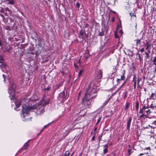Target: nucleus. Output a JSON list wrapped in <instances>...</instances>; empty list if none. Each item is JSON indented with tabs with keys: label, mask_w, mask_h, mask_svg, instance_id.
<instances>
[{
	"label": "nucleus",
	"mask_w": 156,
	"mask_h": 156,
	"mask_svg": "<svg viewBox=\"0 0 156 156\" xmlns=\"http://www.w3.org/2000/svg\"><path fill=\"white\" fill-rule=\"evenodd\" d=\"M73 153H72V154H71V155H70V156H72L73 154Z\"/></svg>",
	"instance_id": "55"
},
{
	"label": "nucleus",
	"mask_w": 156,
	"mask_h": 156,
	"mask_svg": "<svg viewBox=\"0 0 156 156\" xmlns=\"http://www.w3.org/2000/svg\"><path fill=\"white\" fill-rule=\"evenodd\" d=\"M3 66L4 67V68H5V67L6 66L4 64H2V65H0V66H1V68H2V66Z\"/></svg>",
	"instance_id": "39"
},
{
	"label": "nucleus",
	"mask_w": 156,
	"mask_h": 156,
	"mask_svg": "<svg viewBox=\"0 0 156 156\" xmlns=\"http://www.w3.org/2000/svg\"><path fill=\"white\" fill-rule=\"evenodd\" d=\"M44 106H43L39 103L38 106L36 108L37 111L36 113L37 115H41L44 112Z\"/></svg>",
	"instance_id": "3"
},
{
	"label": "nucleus",
	"mask_w": 156,
	"mask_h": 156,
	"mask_svg": "<svg viewBox=\"0 0 156 156\" xmlns=\"http://www.w3.org/2000/svg\"><path fill=\"white\" fill-rule=\"evenodd\" d=\"M151 112L150 109H147V110L146 113L147 115L150 114Z\"/></svg>",
	"instance_id": "29"
},
{
	"label": "nucleus",
	"mask_w": 156,
	"mask_h": 156,
	"mask_svg": "<svg viewBox=\"0 0 156 156\" xmlns=\"http://www.w3.org/2000/svg\"><path fill=\"white\" fill-rule=\"evenodd\" d=\"M0 59H1V60H3V58H1Z\"/></svg>",
	"instance_id": "61"
},
{
	"label": "nucleus",
	"mask_w": 156,
	"mask_h": 156,
	"mask_svg": "<svg viewBox=\"0 0 156 156\" xmlns=\"http://www.w3.org/2000/svg\"><path fill=\"white\" fill-rule=\"evenodd\" d=\"M132 120V118L131 117H130L129 118L127 121V129L128 131H129L130 130V124Z\"/></svg>",
	"instance_id": "8"
},
{
	"label": "nucleus",
	"mask_w": 156,
	"mask_h": 156,
	"mask_svg": "<svg viewBox=\"0 0 156 156\" xmlns=\"http://www.w3.org/2000/svg\"><path fill=\"white\" fill-rule=\"evenodd\" d=\"M148 126V127H151V126H150V125H149Z\"/></svg>",
	"instance_id": "60"
},
{
	"label": "nucleus",
	"mask_w": 156,
	"mask_h": 156,
	"mask_svg": "<svg viewBox=\"0 0 156 156\" xmlns=\"http://www.w3.org/2000/svg\"><path fill=\"white\" fill-rule=\"evenodd\" d=\"M60 87V86L59 85H57V89H58L59 87Z\"/></svg>",
	"instance_id": "50"
},
{
	"label": "nucleus",
	"mask_w": 156,
	"mask_h": 156,
	"mask_svg": "<svg viewBox=\"0 0 156 156\" xmlns=\"http://www.w3.org/2000/svg\"><path fill=\"white\" fill-rule=\"evenodd\" d=\"M74 66H75L76 68L77 67V66L75 64H74Z\"/></svg>",
	"instance_id": "52"
},
{
	"label": "nucleus",
	"mask_w": 156,
	"mask_h": 156,
	"mask_svg": "<svg viewBox=\"0 0 156 156\" xmlns=\"http://www.w3.org/2000/svg\"><path fill=\"white\" fill-rule=\"evenodd\" d=\"M131 150H129V149L128 150V151L129 153V154L130 155L131 154Z\"/></svg>",
	"instance_id": "37"
},
{
	"label": "nucleus",
	"mask_w": 156,
	"mask_h": 156,
	"mask_svg": "<svg viewBox=\"0 0 156 156\" xmlns=\"http://www.w3.org/2000/svg\"><path fill=\"white\" fill-rule=\"evenodd\" d=\"M129 103H127L126 104V106L125 108V110H127L128 109V107L129 106Z\"/></svg>",
	"instance_id": "19"
},
{
	"label": "nucleus",
	"mask_w": 156,
	"mask_h": 156,
	"mask_svg": "<svg viewBox=\"0 0 156 156\" xmlns=\"http://www.w3.org/2000/svg\"><path fill=\"white\" fill-rule=\"evenodd\" d=\"M79 37L80 38H81L82 39H83L84 38H85V33L84 31H83L82 30H81L79 32Z\"/></svg>",
	"instance_id": "7"
},
{
	"label": "nucleus",
	"mask_w": 156,
	"mask_h": 156,
	"mask_svg": "<svg viewBox=\"0 0 156 156\" xmlns=\"http://www.w3.org/2000/svg\"><path fill=\"white\" fill-rule=\"evenodd\" d=\"M146 108H145V109L144 110V111L146 112L147 110L148 109V108L147 106H146Z\"/></svg>",
	"instance_id": "41"
},
{
	"label": "nucleus",
	"mask_w": 156,
	"mask_h": 156,
	"mask_svg": "<svg viewBox=\"0 0 156 156\" xmlns=\"http://www.w3.org/2000/svg\"><path fill=\"white\" fill-rule=\"evenodd\" d=\"M144 48H142L140 50V51L141 52H144Z\"/></svg>",
	"instance_id": "35"
},
{
	"label": "nucleus",
	"mask_w": 156,
	"mask_h": 156,
	"mask_svg": "<svg viewBox=\"0 0 156 156\" xmlns=\"http://www.w3.org/2000/svg\"><path fill=\"white\" fill-rule=\"evenodd\" d=\"M142 80V78H140L139 77H138V79L137 80V85L138 86H139V82L141 80Z\"/></svg>",
	"instance_id": "20"
},
{
	"label": "nucleus",
	"mask_w": 156,
	"mask_h": 156,
	"mask_svg": "<svg viewBox=\"0 0 156 156\" xmlns=\"http://www.w3.org/2000/svg\"><path fill=\"white\" fill-rule=\"evenodd\" d=\"M136 55H138V56L139 58L138 59H139L140 61H141L142 59V58L140 56V54L138 52L136 54Z\"/></svg>",
	"instance_id": "25"
},
{
	"label": "nucleus",
	"mask_w": 156,
	"mask_h": 156,
	"mask_svg": "<svg viewBox=\"0 0 156 156\" xmlns=\"http://www.w3.org/2000/svg\"><path fill=\"white\" fill-rule=\"evenodd\" d=\"M136 77L135 75H134L133 76V80H132V82H134V88L135 89L136 88Z\"/></svg>",
	"instance_id": "10"
},
{
	"label": "nucleus",
	"mask_w": 156,
	"mask_h": 156,
	"mask_svg": "<svg viewBox=\"0 0 156 156\" xmlns=\"http://www.w3.org/2000/svg\"><path fill=\"white\" fill-rule=\"evenodd\" d=\"M83 71L82 70H80L79 71V72L78 73V75L79 76H80L83 72Z\"/></svg>",
	"instance_id": "31"
},
{
	"label": "nucleus",
	"mask_w": 156,
	"mask_h": 156,
	"mask_svg": "<svg viewBox=\"0 0 156 156\" xmlns=\"http://www.w3.org/2000/svg\"><path fill=\"white\" fill-rule=\"evenodd\" d=\"M156 94H155L154 93H152L150 96L149 98L150 99H155L156 98Z\"/></svg>",
	"instance_id": "13"
},
{
	"label": "nucleus",
	"mask_w": 156,
	"mask_h": 156,
	"mask_svg": "<svg viewBox=\"0 0 156 156\" xmlns=\"http://www.w3.org/2000/svg\"><path fill=\"white\" fill-rule=\"evenodd\" d=\"M108 147V145L107 144L105 145L104 146L103 148L104 149L103 150V153L104 154H105L108 151V150L107 149Z\"/></svg>",
	"instance_id": "11"
},
{
	"label": "nucleus",
	"mask_w": 156,
	"mask_h": 156,
	"mask_svg": "<svg viewBox=\"0 0 156 156\" xmlns=\"http://www.w3.org/2000/svg\"><path fill=\"white\" fill-rule=\"evenodd\" d=\"M96 128H95L94 129V131H95L96 130Z\"/></svg>",
	"instance_id": "62"
},
{
	"label": "nucleus",
	"mask_w": 156,
	"mask_h": 156,
	"mask_svg": "<svg viewBox=\"0 0 156 156\" xmlns=\"http://www.w3.org/2000/svg\"><path fill=\"white\" fill-rule=\"evenodd\" d=\"M15 84L14 83H12L9 86L8 90V92L9 94L12 96L14 95L15 94Z\"/></svg>",
	"instance_id": "4"
},
{
	"label": "nucleus",
	"mask_w": 156,
	"mask_h": 156,
	"mask_svg": "<svg viewBox=\"0 0 156 156\" xmlns=\"http://www.w3.org/2000/svg\"><path fill=\"white\" fill-rule=\"evenodd\" d=\"M29 146V144L28 143V142H26L25 144L24 145L23 147V149H27L28 146Z\"/></svg>",
	"instance_id": "14"
},
{
	"label": "nucleus",
	"mask_w": 156,
	"mask_h": 156,
	"mask_svg": "<svg viewBox=\"0 0 156 156\" xmlns=\"http://www.w3.org/2000/svg\"><path fill=\"white\" fill-rule=\"evenodd\" d=\"M21 13L22 15H23V12H21Z\"/></svg>",
	"instance_id": "57"
},
{
	"label": "nucleus",
	"mask_w": 156,
	"mask_h": 156,
	"mask_svg": "<svg viewBox=\"0 0 156 156\" xmlns=\"http://www.w3.org/2000/svg\"><path fill=\"white\" fill-rule=\"evenodd\" d=\"M59 97L60 98H62V100L66 98V96L65 95L64 91H63L62 93L59 94Z\"/></svg>",
	"instance_id": "9"
},
{
	"label": "nucleus",
	"mask_w": 156,
	"mask_h": 156,
	"mask_svg": "<svg viewBox=\"0 0 156 156\" xmlns=\"http://www.w3.org/2000/svg\"><path fill=\"white\" fill-rule=\"evenodd\" d=\"M0 15L3 19L4 18V16L3 14H0Z\"/></svg>",
	"instance_id": "48"
},
{
	"label": "nucleus",
	"mask_w": 156,
	"mask_h": 156,
	"mask_svg": "<svg viewBox=\"0 0 156 156\" xmlns=\"http://www.w3.org/2000/svg\"><path fill=\"white\" fill-rule=\"evenodd\" d=\"M101 140V139L100 138V139H99V142H100V141Z\"/></svg>",
	"instance_id": "59"
},
{
	"label": "nucleus",
	"mask_w": 156,
	"mask_h": 156,
	"mask_svg": "<svg viewBox=\"0 0 156 156\" xmlns=\"http://www.w3.org/2000/svg\"><path fill=\"white\" fill-rule=\"evenodd\" d=\"M145 154V153H141L139 155V156H141Z\"/></svg>",
	"instance_id": "47"
},
{
	"label": "nucleus",
	"mask_w": 156,
	"mask_h": 156,
	"mask_svg": "<svg viewBox=\"0 0 156 156\" xmlns=\"http://www.w3.org/2000/svg\"><path fill=\"white\" fill-rule=\"evenodd\" d=\"M140 40H141V39H140V40H139V39H136V40H135V41H136V45H138V44L139 43H140Z\"/></svg>",
	"instance_id": "22"
},
{
	"label": "nucleus",
	"mask_w": 156,
	"mask_h": 156,
	"mask_svg": "<svg viewBox=\"0 0 156 156\" xmlns=\"http://www.w3.org/2000/svg\"><path fill=\"white\" fill-rule=\"evenodd\" d=\"M145 108H146V106H144L141 108V109H140L139 111L140 113H142L143 112H144V110L145 109Z\"/></svg>",
	"instance_id": "15"
},
{
	"label": "nucleus",
	"mask_w": 156,
	"mask_h": 156,
	"mask_svg": "<svg viewBox=\"0 0 156 156\" xmlns=\"http://www.w3.org/2000/svg\"><path fill=\"white\" fill-rule=\"evenodd\" d=\"M44 126V127L42 129V130H41V132L43 130V129L45 128V127L46 126Z\"/></svg>",
	"instance_id": "53"
},
{
	"label": "nucleus",
	"mask_w": 156,
	"mask_h": 156,
	"mask_svg": "<svg viewBox=\"0 0 156 156\" xmlns=\"http://www.w3.org/2000/svg\"><path fill=\"white\" fill-rule=\"evenodd\" d=\"M122 74L121 75L120 80H124L125 78V77L124 76V74L125 73V72L124 70L122 71Z\"/></svg>",
	"instance_id": "12"
},
{
	"label": "nucleus",
	"mask_w": 156,
	"mask_h": 156,
	"mask_svg": "<svg viewBox=\"0 0 156 156\" xmlns=\"http://www.w3.org/2000/svg\"><path fill=\"white\" fill-rule=\"evenodd\" d=\"M128 146H129V147H130V145H129Z\"/></svg>",
	"instance_id": "58"
},
{
	"label": "nucleus",
	"mask_w": 156,
	"mask_h": 156,
	"mask_svg": "<svg viewBox=\"0 0 156 156\" xmlns=\"http://www.w3.org/2000/svg\"><path fill=\"white\" fill-rule=\"evenodd\" d=\"M114 36L116 38H118L119 37V36L116 33H115Z\"/></svg>",
	"instance_id": "32"
},
{
	"label": "nucleus",
	"mask_w": 156,
	"mask_h": 156,
	"mask_svg": "<svg viewBox=\"0 0 156 156\" xmlns=\"http://www.w3.org/2000/svg\"><path fill=\"white\" fill-rule=\"evenodd\" d=\"M135 107L136 110H138L139 107V103L138 101L136 102Z\"/></svg>",
	"instance_id": "18"
},
{
	"label": "nucleus",
	"mask_w": 156,
	"mask_h": 156,
	"mask_svg": "<svg viewBox=\"0 0 156 156\" xmlns=\"http://www.w3.org/2000/svg\"><path fill=\"white\" fill-rule=\"evenodd\" d=\"M50 89V87L49 86L48 87L46 88L44 87V90L45 91L47 90V91H49Z\"/></svg>",
	"instance_id": "26"
},
{
	"label": "nucleus",
	"mask_w": 156,
	"mask_h": 156,
	"mask_svg": "<svg viewBox=\"0 0 156 156\" xmlns=\"http://www.w3.org/2000/svg\"><path fill=\"white\" fill-rule=\"evenodd\" d=\"M110 11L113 12L114 13H116V12L115 11H112V10L111 9L110 10Z\"/></svg>",
	"instance_id": "49"
},
{
	"label": "nucleus",
	"mask_w": 156,
	"mask_h": 156,
	"mask_svg": "<svg viewBox=\"0 0 156 156\" xmlns=\"http://www.w3.org/2000/svg\"><path fill=\"white\" fill-rule=\"evenodd\" d=\"M151 108L152 109H156V106H152L151 107Z\"/></svg>",
	"instance_id": "36"
},
{
	"label": "nucleus",
	"mask_w": 156,
	"mask_h": 156,
	"mask_svg": "<svg viewBox=\"0 0 156 156\" xmlns=\"http://www.w3.org/2000/svg\"><path fill=\"white\" fill-rule=\"evenodd\" d=\"M80 60H79L78 61V62H80Z\"/></svg>",
	"instance_id": "64"
},
{
	"label": "nucleus",
	"mask_w": 156,
	"mask_h": 156,
	"mask_svg": "<svg viewBox=\"0 0 156 156\" xmlns=\"http://www.w3.org/2000/svg\"><path fill=\"white\" fill-rule=\"evenodd\" d=\"M104 32L103 31H102L101 32L99 33L98 35L99 36H103L104 35Z\"/></svg>",
	"instance_id": "27"
},
{
	"label": "nucleus",
	"mask_w": 156,
	"mask_h": 156,
	"mask_svg": "<svg viewBox=\"0 0 156 156\" xmlns=\"http://www.w3.org/2000/svg\"><path fill=\"white\" fill-rule=\"evenodd\" d=\"M144 117H145L146 118L147 117V116L145 115L144 114H142V115H141L140 116L139 118H142Z\"/></svg>",
	"instance_id": "28"
},
{
	"label": "nucleus",
	"mask_w": 156,
	"mask_h": 156,
	"mask_svg": "<svg viewBox=\"0 0 156 156\" xmlns=\"http://www.w3.org/2000/svg\"><path fill=\"white\" fill-rule=\"evenodd\" d=\"M95 138V136H94L93 137H92L91 140H94V139Z\"/></svg>",
	"instance_id": "44"
},
{
	"label": "nucleus",
	"mask_w": 156,
	"mask_h": 156,
	"mask_svg": "<svg viewBox=\"0 0 156 156\" xmlns=\"http://www.w3.org/2000/svg\"><path fill=\"white\" fill-rule=\"evenodd\" d=\"M120 80V79H117V81L118 82V83H119V81H121V80Z\"/></svg>",
	"instance_id": "42"
},
{
	"label": "nucleus",
	"mask_w": 156,
	"mask_h": 156,
	"mask_svg": "<svg viewBox=\"0 0 156 156\" xmlns=\"http://www.w3.org/2000/svg\"><path fill=\"white\" fill-rule=\"evenodd\" d=\"M91 94L87 92L85 93L84 98L82 99V104L83 105L85 108H90L91 106L92 100L95 98L97 94L91 96Z\"/></svg>",
	"instance_id": "1"
},
{
	"label": "nucleus",
	"mask_w": 156,
	"mask_h": 156,
	"mask_svg": "<svg viewBox=\"0 0 156 156\" xmlns=\"http://www.w3.org/2000/svg\"><path fill=\"white\" fill-rule=\"evenodd\" d=\"M93 93H91V94H92V95L91 96H92V94H95V93H97V91L96 90H94V91H93Z\"/></svg>",
	"instance_id": "40"
},
{
	"label": "nucleus",
	"mask_w": 156,
	"mask_h": 156,
	"mask_svg": "<svg viewBox=\"0 0 156 156\" xmlns=\"http://www.w3.org/2000/svg\"><path fill=\"white\" fill-rule=\"evenodd\" d=\"M143 128L144 129H147V128H149V127H143Z\"/></svg>",
	"instance_id": "51"
},
{
	"label": "nucleus",
	"mask_w": 156,
	"mask_h": 156,
	"mask_svg": "<svg viewBox=\"0 0 156 156\" xmlns=\"http://www.w3.org/2000/svg\"><path fill=\"white\" fill-rule=\"evenodd\" d=\"M101 119V118H100L99 119H98L97 122L96 124H98L99 123V122L100 121Z\"/></svg>",
	"instance_id": "34"
},
{
	"label": "nucleus",
	"mask_w": 156,
	"mask_h": 156,
	"mask_svg": "<svg viewBox=\"0 0 156 156\" xmlns=\"http://www.w3.org/2000/svg\"><path fill=\"white\" fill-rule=\"evenodd\" d=\"M26 99L24 98L23 99H22L20 101L19 103H16V108H19L20 105H22L23 108L22 110L23 112H24V111L27 112V111H29L34 109V106L31 107L28 106V105L26 102Z\"/></svg>",
	"instance_id": "2"
},
{
	"label": "nucleus",
	"mask_w": 156,
	"mask_h": 156,
	"mask_svg": "<svg viewBox=\"0 0 156 156\" xmlns=\"http://www.w3.org/2000/svg\"><path fill=\"white\" fill-rule=\"evenodd\" d=\"M4 79V81H5V79L6 78L7 76H8V75L7 73H5V74H3L2 75Z\"/></svg>",
	"instance_id": "21"
},
{
	"label": "nucleus",
	"mask_w": 156,
	"mask_h": 156,
	"mask_svg": "<svg viewBox=\"0 0 156 156\" xmlns=\"http://www.w3.org/2000/svg\"><path fill=\"white\" fill-rule=\"evenodd\" d=\"M46 96L44 95L42 100L40 102V103L44 107L46 105L48 104L49 103V100H48L46 102L45 101Z\"/></svg>",
	"instance_id": "6"
},
{
	"label": "nucleus",
	"mask_w": 156,
	"mask_h": 156,
	"mask_svg": "<svg viewBox=\"0 0 156 156\" xmlns=\"http://www.w3.org/2000/svg\"><path fill=\"white\" fill-rule=\"evenodd\" d=\"M76 6L77 7L79 8V7H80V3H79L77 2L76 3Z\"/></svg>",
	"instance_id": "33"
},
{
	"label": "nucleus",
	"mask_w": 156,
	"mask_h": 156,
	"mask_svg": "<svg viewBox=\"0 0 156 156\" xmlns=\"http://www.w3.org/2000/svg\"><path fill=\"white\" fill-rule=\"evenodd\" d=\"M69 152L67 151L66 152L65 154L62 156H68L69 155Z\"/></svg>",
	"instance_id": "24"
},
{
	"label": "nucleus",
	"mask_w": 156,
	"mask_h": 156,
	"mask_svg": "<svg viewBox=\"0 0 156 156\" xmlns=\"http://www.w3.org/2000/svg\"><path fill=\"white\" fill-rule=\"evenodd\" d=\"M124 84V83H123L122 84V86H123V85Z\"/></svg>",
	"instance_id": "63"
},
{
	"label": "nucleus",
	"mask_w": 156,
	"mask_h": 156,
	"mask_svg": "<svg viewBox=\"0 0 156 156\" xmlns=\"http://www.w3.org/2000/svg\"><path fill=\"white\" fill-rule=\"evenodd\" d=\"M129 51L132 53V56L133 55V53L132 52H131L130 50H129Z\"/></svg>",
	"instance_id": "54"
},
{
	"label": "nucleus",
	"mask_w": 156,
	"mask_h": 156,
	"mask_svg": "<svg viewBox=\"0 0 156 156\" xmlns=\"http://www.w3.org/2000/svg\"><path fill=\"white\" fill-rule=\"evenodd\" d=\"M1 45V41H0V46Z\"/></svg>",
	"instance_id": "56"
},
{
	"label": "nucleus",
	"mask_w": 156,
	"mask_h": 156,
	"mask_svg": "<svg viewBox=\"0 0 156 156\" xmlns=\"http://www.w3.org/2000/svg\"><path fill=\"white\" fill-rule=\"evenodd\" d=\"M152 124L156 125V120L154 121L152 123Z\"/></svg>",
	"instance_id": "43"
},
{
	"label": "nucleus",
	"mask_w": 156,
	"mask_h": 156,
	"mask_svg": "<svg viewBox=\"0 0 156 156\" xmlns=\"http://www.w3.org/2000/svg\"><path fill=\"white\" fill-rule=\"evenodd\" d=\"M115 21V17H113L112 19V22H114Z\"/></svg>",
	"instance_id": "45"
},
{
	"label": "nucleus",
	"mask_w": 156,
	"mask_h": 156,
	"mask_svg": "<svg viewBox=\"0 0 156 156\" xmlns=\"http://www.w3.org/2000/svg\"><path fill=\"white\" fill-rule=\"evenodd\" d=\"M108 101H106L105 103H104V105H105L108 103Z\"/></svg>",
	"instance_id": "46"
},
{
	"label": "nucleus",
	"mask_w": 156,
	"mask_h": 156,
	"mask_svg": "<svg viewBox=\"0 0 156 156\" xmlns=\"http://www.w3.org/2000/svg\"><path fill=\"white\" fill-rule=\"evenodd\" d=\"M148 52V53H147V52H145V54L146 55V56L147 58H149V53L150 52V51L149 50L147 51Z\"/></svg>",
	"instance_id": "30"
},
{
	"label": "nucleus",
	"mask_w": 156,
	"mask_h": 156,
	"mask_svg": "<svg viewBox=\"0 0 156 156\" xmlns=\"http://www.w3.org/2000/svg\"><path fill=\"white\" fill-rule=\"evenodd\" d=\"M129 14L130 16L131 17H135L136 18V14L134 12L133 13L132 12H131L129 13Z\"/></svg>",
	"instance_id": "16"
},
{
	"label": "nucleus",
	"mask_w": 156,
	"mask_h": 156,
	"mask_svg": "<svg viewBox=\"0 0 156 156\" xmlns=\"http://www.w3.org/2000/svg\"><path fill=\"white\" fill-rule=\"evenodd\" d=\"M102 71L101 70L98 71L95 75V79L96 80H98L99 79H101L102 77Z\"/></svg>",
	"instance_id": "5"
},
{
	"label": "nucleus",
	"mask_w": 156,
	"mask_h": 156,
	"mask_svg": "<svg viewBox=\"0 0 156 156\" xmlns=\"http://www.w3.org/2000/svg\"><path fill=\"white\" fill-rule=\"evenodd\" d=\"M5 9H6V11H8L9 12H10L11 10H10V9H9V8H6Z\"/></svg>",
	"instance_id": "38"
},
{
	"label": "nucleus",
	"mask_w": 156,
	"mask_h": 156,
	"mask_svg": "<svg viewBox=\"0 0 156 156\" xmlns=\"http://www.w3.org/2000/svg\"><path fill=\"white\" fill-rule=\"evenodd\" d=\"M151 46V44H148V43H147L146 49L147 50Z\"/></svg>",
	"instance_id": "23"
},
{
	"label": "nucleus",
	"mask_w": 156,
	"mask_h": 156,
	"mask_svg": "<svg viewBox=\"0 0 156 156\" xmlns=\"http://www.w3.org/2000/svg\"><path fill=\"white\" fill-rule=\"evenodd\" d=\"M7 1H9L8 3L9 4L12 5L14 4V1L13 0H7Z\"/></svg>",
	"instance_id": "17"
}]
</instances>
